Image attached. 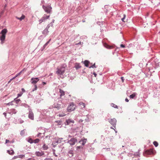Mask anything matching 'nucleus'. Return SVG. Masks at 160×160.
Here are the masks:
<instances>
[{"label": "nucleus", "instance_id": "36", "mask_svg": "<svg viewBox=\"0 0 160 160\" xmlns=\"http://www.w3.org/2000/svg\"><path fill=\"white\" fill-rule=\"evenodd\" d=\"M25 157L24 155H20L18 156V158H23Z\"/></svg>", "mask_w": 160, "mask_h": 160}, {"label": "nucleus", "instance_id": "3", "mask_svg": "<svg viewBox=\"0 0 160 160\" xmlns=\"http://www.w3.org/2000/svg\"><path fill=\"white\" fill-rule=\"evenodd\" d=\"M76 108L75 105L73 102H71L67 108V110L68 112H71L74 111Z\"/></svg>", "mask_w": 160, "mask_h": 160}, {"label": "nucleus", "instance_id": "30", "mask_svg": "<svg viewBox=\"0 0 160 160\" xmlns=\"http://www.w3.org/2000/svg\"><path fill=\"white\" fill-rule=\"evenodd\" d=\"M25 130H23L20 132V135L22 136H23L25 135Z\"/></svg>", "mask_w": 160, "mask_h": 160}, {"label": "nucleus", "instance_id": "20", "mask_svg": "<svg viewBox=\"0 0 160 160\" xmlns=\"http://www.w3.org/2000/svg\"><path fill=\"white\" fill-rule=\"evenodd\" d=\"M53 106V107L56 108L58 110L60 109L61 108V105L59 104H57V105L54 104Z\"/></svg>", "mask_w": 160, "mask_h": 160}, {"label": "nucleus", "instance_id": "12", "mask_svg": "<svg viewBox=\"0 0 160 160\" xmlns=\"http://www.w3.org/2000/svg\"><path fill=\"white\" fill-rule=\"evenodd\" d=\"M40 130V131H42V132H38V133L37 135V136L38 137H40L41 136V135L42 134H44L45 132V131L42 129V128H39L38 130Z\"/></svg>", "mask_w": 160, "mask_h": 160}, {"label": "nucleus", "instance_id": "39", "mask_svg": "<svg viewBox=\"0 0 160 160\" xmlns=\"http://www.w3.org/2000/svg\"><path fill=\"white\" fill-rule=\"evenodd\" d=\"M153 153V150H150L148 151V154H152Z\"/></svg>", "mask_w": 160, "mask_h": 160}, {"label": "nucleus", "instance_id": "62", "mask_svg": "<svg viewBox=\"0 0 160 160\" xmlns=\"http://www.w3.org/2000/svg\"><path fill=\"white\" fill-rule=\"evenodd\" d=\"M22 71H21V72H20L19 73H18V75H19L22 72Z\"/></svg>", "mask_w": 160, "mask_h": 160}, {"label": "nucleus", "instance_id": "59", "mask_svg": "<svg viewBox=\"0 0 160 160\" xmlns=\"http://www.w3.org/2000/svg\"><path fill=\"white\" fill-rule=\"evenodd\" d=\"M47 44H46V43L43 45V48H45V47H46V46H47Z\"/></svg>", "mask_w": 160, "mask_h": 160}, {"label": "nucleus", "instance_id": "54", "mask_svg": "<svg viewBox=\"0 0 160 160\" xmlns=\"http://www.w3.org/2000/svg\"><path fill=\"white\" fill-rule=\"evenodd\" d=\"M121 80H122V82H123L124 81V78L123 77H121Z\"/></svg>", "mask_w": 160, "mask_h": 160}, {"label": "nucleus", "instance_id": "15", "mask_svg": "<svg viewBox=\"0 0 160 160\" xmlns=\"http://www.w3.org/2000/svg\"><path fill=\"white\" fill-rule=\"evenodd\" d=\"M87 141L86 138H82L79 141V142L81 143L83 146L86 143Z\"/></svg>", "mask_w": 160, "mask_h": 160}, {"label": "nucleus", "instance_id": "34", "mask_svg": "<svg viewBox=\"0 0 160 160\" xmlns=\"http://www.w3.org/2000/svg\"><path fill=\"white\" fill-rule=\"evenodd\" d=\"M17 98H15L13 101H14V102H15L16 103L18 104L19 103V102H20V100L19 99L16 100Z\"/></svg>", "mask_w": 160, "mask_h": 160}, {"label": "nucleus", "instance_id": "5", "mask_svg": "<svg viewBox=\"0 0 160 160\" xmlns=\"http://www.w3.org/2000/svg\"><path fill=\"white\" fill-rule=\"evenodd\" d=\"M50 16H47L46 14H44L43 16L39 20V24H40L43 22H45L46 20L49 18Z\"/></svg>", "mask_w": 160, "mask_h": 160}, {"label": "nucleus", "instance_id": "35", "mask_svg": "<svg viewBox=\"0 0 160 160\" xmlns=\"http://www.w3.org/2000/svg\"><path fill=\"white\" fill-rule=\"evenodd\" d=\"M153 144L156 147H157L158 145V143L156 141H154L153 142Z\"/></svg>", "mask_w": 160, "mask_h": 160}, {"label": "nucleus", "instance_id": "1", "mask_svg": "<svg viewBox=\"0 0 160 160\" xmlns=\"http://www.w3.org/2000/svg\"><path fill=\"white\" fill-rule=\"evenodd\" d=\"M8 31L7 29H3L0 33V40L1 41V43L3 44L5 40L6 35Z\"/></svg>", "mask_w": 160, "mask_h": 160}, {"label": "nucleus", "instance_id": "26", "mask_svg": "<svg viewBox=\"0 0 160 160\" xmlns=\"http://www.w3.org/2000/svg\"><path fill=\"white\" fill-rule=\"evenodd\" d=\"M79 104L81 106V108H84L85 107V103H83V102H80L79 103Z\"/></svg>", "mask_w": 160, "mask_h": 160}, {"label": "nucleus", "instance_id": "58", "mask_svg": "<svg viewBox=\"0 0 160 160\" xmlns=\"http://www.w3.org/2000/svg\"><path fill=\"white\" fill-rule=\"evenodd\" d=\"M93 74H94V76H95V77H96V76H97V74H96L95 72H93Z\"/></svg>", "mask_w": 160, "mask_h": 160}, {"label": "nucleus", "instance_id": "10", "mask_svg": "<svg viewBox=\"0 0 160 160\" xmlns=\"http://www.w3.org/2000/svg\"><path fill=\"white\" fill-rule=\"evenodd\" d=\"M28 118L32 120H34V114L31 109L29 110Z\"/></svg>", "mask_w": 160, "mask_h": 160}, {"label": "nucleus", "instance_id": "55", "mask_svg": "<svg viewBox=\"0 0 160 160\" xmlns=\"http://www.w3.org/2000/svg\"><path fill=\"white\" fill-rule=\"evenodd\" d=\"M125 101H126V102H128V101H129V100H128V98H126L125 99Z\"/></svg>", "mask_w": 160, "mask_h": 160}, {"label": "nucleus", "instance_id": "61", "mask_svg": "<svg viewBox=\"0 0 160 160\" xmlns=\"http://www.w3.org/2000/svg\"><path fill=\"white\" fill-rule=\"evenodd\" d=\"M42 83L43 85H45L46 84V83L45 82H42Z\"/></svg>", "mask_w": 160, "mask_h": 160}, {"label": "nucleus", "instance_id": "23", "mask_svg": "<svg viewBox=\"0 0 160 160\" xmlns=\"http://www.w3.org/2000/svg\"><path fill=\"white\" fill-rule=\"evenodd\" d=\"M89 63V61L88 60H85L84 62V63L85 65V66L86 67H88V64Z\"/></svg>", "mask_w": 160, "mask_h": 160}, {"label": "nucleus", "instance_id": "63", "mask_svg": "<svg viewBox=\"0 0 160 160\" xmlns=\"http://www.w3.org/2000/svg\"><path fill=\"white\" fill-rule=\"evenodd\" d=\"M26 71V69H25V68H24L23 70H22L21 71H22V72L24 71Z\"/></svg>", "mask_w": 160, "mask_h": 160}, {"label": "nucleus", "instance_id": "8", "mask_svg": "<svg viewBox=\"0 0 160 160\" xmlns=\"http://www.w3.org/2000/svg\"><path fill=\"white\" fill-rule=\"evenodd\" d=\"M77 140L75 138H72L70 140H69L68 142L72 146L74 145L76 142H77Z\"/></svg>", "mask_w": 160, "mask_h": 160}, {"label": "nucleus", "instance_id": "46", "mask_svg": "<svg viewBox=\"0 0 160 160\" xmlns=\"http://www.w3.org/2000/svg\"><path fill=\"white\" fill-rule=\"evenodd\" d=\"M54 22V20L53 19L52 20V22L50 23V24H51V26L52 27L53 26V23Z\"/></svg>", "mask_w": 160, "mask_h": 160}, {"label": "nucleus", "instance_id": "32", "mask_svg": "<svg viewBox=\"0 0 160 160\" xmlns=\"http://www.w3.org/2000/svg\"><path fill=\"white\" fill-rule=\"evenodd\" d=\"M11 142H10V141L8 140V139H6V140H5V144H8V143H11ZM7 146H9V145H8V144H7Z\"/></svg>", "mask_w": 160, "mask_h": 160}, {"label": "nucleus", "instance_id": "47", "mask_svg": "<svg viewBox=\"0 0 160 160\" xmlns=\"http://www.w3.org/2000/svg\"><path fill=\"white\" fill-rule=\"evenodd\" d=\"M139 152H136V153H135L134 154L135 156H139Z\"/></svg>", "mask_w": 160, "mask_h": 160}, {"label": "nucleus", "instance_id": "50", "mask_svg": "<svg viewBox=\"0 0 160 160\" xmlns=\"http://www.w3.org/2000/svg\"><path fill=\"white\" fill-rule=\"evenodd\" d=\"M51 40V39H50L46 43V44H47V45H48V44L50 42V41Z\"/></svg>", "mask_w": 160, "mask_h": 160}, {"label": "nucleus", "instance_id": "24", "mask_svg": "<svg viewBox=\"0 0 160 160\" xmlns=\"http://www.w3.org/2000/svg\"><path fill=\"white\" fill-rule=\"evenodd\" d=\"M16 18L17 19L19 20L20 21H22L25 18V16L23 15H22L20 18H18V17H16Z\"/></svg>", "mask_w": 160, "mask_h": 160}, {"label": "nucleus", "instance_id": "4", "mask_svg": "<svg viewBox=\"0 0 160 160\" xmlns=\"http://www.w3.org/2000/svg\"><path fill=\"white\" fill-rule=\"evenodd\" d=\"M42 8L47 13H50L52 11V8L50 5L45 6L43 5Z\"/></svg>", "mask_w": 160, "mask_h": 160}, {"label": "nucleus", "instance_id": "52", "mask_svg": "<svg viewBox=\"0 0 160 160\" xmlns=\"http://www.w3.org/2000/svg\"><path fill=\"white\" fill-rule=\"evenodd\" d=\"M72 151H71V152H69V153L70 154H71V156L70 157H72Z\"/></svg>", "mask_w": 160, "mask_h": 160}, {"label": "nucleus", "instance_id": "28", "mask_svg": "<svg viewBox=\"0 0 160 160\" xmlns=\"http://www.w3.org/2000/svg\"><path fill=\"white\" fill-rule=\"evenodd\" d=\"M40 141V140L39 139H36L33 140V142L35 143H38Z\"/></svg>", "mask_w": 160, "mask_h": 160}, {"label": "nucleus", "instance_id": "60", "mask_svg": "<svg viewBox=\"0 0 160 160\" xmlns=\"http://www.w3.org/2000/svg\"><path fill=\"white\" fill-rule=\"evenodd\" d=\"M3 114L4 115V116L6 118L7 115L6 113L5 112H4L3 113Z\"/></svg>", "mask_w": 160, "mask_h": 160}, {"label": "nucleus", "instance_id": "56", "mask_svg": "<svg viewBox=\"0 0 160 160\" xmlns=\"http://www.w3.org/2000/svg\"><path fill=\"white\" fill-rule=\"evenodd\" d=\"M18 158V156H14V157H13L12 158L13 159H16V158Z\"/></svg>", "mask_w": 160, "mask_h": 160}, {"label": "nucleus", "instance_id": "40", "mask_svg": "<svg viewBox=\"0 0 160 160\" xmlns=\"http://www.w3.org/2000/svg\"><path fill=\"white\" fill-rule=\"evenodd\" d=\"M55 149H53V153L54 156H55L56 157H57L58 156L55 153Z\"/></svg>", "mask_w": 160, "mask_h": 160}, {"label": "nucleus", "instance_id": "9", "mask_svg": "<svg viewBox=\"0 0 160 160\" xmlns=\"http://www.w3.org/2000/svg\"><path fill=\"white\" fill-rule=\"evenodd\" d=\"M74 122L73 120L71 119H68L66 120L65 124L66 125H72Z\"/></svg>", "mask_w": 160, "mask_h": 160}, {"label": "nucleus", "instance_id": "64", "mask_svg": "<svg viewBox=\"0 0 160 160\" xmlns=\"http://www.w3.org/2000/svg\"><path fill=\"white\" fill-rule=\"evenodd\" d=\"M10 142H11L10 143H13L14 142L13 141H11Z\"/></svg>", "mask_w": 160, "mask_h": 160}, {"label": "nucleus", "instance_id": "53", "mask_svg": "<svg viewBox=\"0 0 160 160\" xmlns=\"http://www.w3.org/2000/svg\"><path fill=\"white\" fill-rule=\"evenodd\" d=\"M28 160H34V159L33 158H28Z\"/></svg>", "mask_w": 160, "mask_h": 160}, {"label": "nucleus", "instance_id": "51", "mask_svg": "<svg viewBox=\"0 0 160 160\" xmlns=\"http://www.w3.org/2000/svg\"><path fill=\"white\" fill-rule=\"evenodd\" d=\"M80 148H82V146H79L77 147V149H79Z\"/></svg>", "mask_w": 160, "mask_h": 160}, {"label": "nucleus", "instance_id": "29", "mask_svg": "<svg viewBox=\"0 0 160 160\" xmlns=\"http://www.w3.org/2000/svg\"><path fill=\"white\" fill-rule=\"evenodd\" d=\"M104 46L108 49H110L112 47V46H110L106 44L104 45Z\"/></svg>", "mask_w": 160, "mask_h": 160}, {"label": "nucleus", "instance_id": "41", "mask_svg": "<svg viewBox=\"0 0 160 160\" xmlns=\"http://www.w3.org/2000/svg\"><path fill=\"white\" fill-rule=\"evenodd\" d=\"M65 114H60L59 115V116L60 117H62L65 116Z\"/></svg>", "mask_w": 160, "mask_h": 160}, {"label": "nucleus", "instance_id": "21", "mask_svg": "<svg viewBox=\"0 0 160 160\" xmlns=\"http://www.w3.org/2000/svg\"><path fill=\"white\" fill-rule=\"evenodd\" d=\"M137 94L136 92H134L130 96V98L131 99L133 98L135 96H136Z\"/></svg>", "mask_w": 160, "mask_h": 160}, {"label": "nucleus", "instance_id": "49", "mask_svg": "<svg viewBox=\"0 0 160 160\" xmlns=\"http://www.w3.org/2000/svg\"><path fill=\"white\" fill-rule=\"evenodd\" d=\"M120 47L122 48H124L125 47V46L123 44H121Z\"/></svg>", "mask_w": 160, "mask_h": 160}, {"label": "nucleus", "instance_id": "2", "mask_svg": "<svg viewBox=\"0 0 160 160\" xmlns=\"http://www.w3.org/2000/svg\"><path fill=\"white\" fill-rule=\"evenodd\" d=\"M66 66L65 64H63L60 68H57L56 73L58 75H62L65 71V68Z\"/></svg>", "mask_w": 160, "mask_h": 160}, {"label": "nucleus", "instance_id": "45", "mask_svg": "<svg viewBox=\"0 0 160 160\" xmlns=\"http://www.w3.org/2000/svg\"><path fill=\"white\" fill-rule=\"evenodd\" d=\"M44 160H53V159L51 158H46Z\"/></svg>", "mask_w": 160, "mask_h": 160}, {"label": "nucleus", "instance_id": "17", "mask_svg": "<svg viewBox=\"0 0 160 160\" xmlns=\"http://www.w3.org/2000/svg\"><path fill=\"white\" fill-rule=\"evenodd\" d=\"M63 138H59L58 139L57 141L55 142L54 143L55 144L58 143H61L62 141Z\"/></svg>", "mask_w": 160, "mask_h": 160}, {"label": "nucleus", "instance_id": "19", "mask_svg": "<svg viewBox=\"0 0 160 160\" xmlns=\"http://www.w3.org/2000/svg\"><path fill=\"white\" fill-rule=\"evenodd\" d=\"M75 68L76 70L78 69L81 68V66L79 63H76L75 64Z\"/></svg>", "mask_w": 160, "mask_h": 160}, {"label": "nucleus", "instance_id": "43", "mask_svg": "<svg viewBox=\"0 0 160 160\" xmlns=\"http://www.w3.org/2000/svg\"><path fill=\"white\" fill-rule=\"evenodd\" d=\"M18 76V74H17L16 76L14 77H13L11 79V80H12L13 79L17 77Z\"/></svg>", "mask_w": 160, "mask_h": 160}, {"label": "nucleus", "instance_id": "14", "mask_svg": "<svg viewBox=\"0 0 160 160\" xmlns=\"http://www.w3.org/2000/svg\"><path fill=\"white\" fill-rule=\"evenodd\" d=\"M8 113L11 114H16L17 111L14 109H11L10 110H8Z\"/></svg>", "mask_w": 160, "mask_h": 160}, {"label": "nucleus", "instance_id": "37", "mask_svg": "<svg viewBox=\"0 0 160 160\" xmlns=\"http://www.w3.org/2000/svg\"><path fill=\"white\" fill-rule=\"evenodd\" d=\"M96 68V66L95 63H94L93 65H92L89 67V68Z\"/></svg>", "mask_w": 160, "mask_h": 160}, {"label": "nucleus", "instance_id": "57", "mask_svg": "<svg viewBox=\"0 0 160 160\" xmlns=\"http://www.w3.org/2000/svg\"><path fill=\"white\" fill-rule=\"evenodd\" d=\"M55 142H53V143H52V146H53V147H55V145H54V144H55L54 143H55Z\"/></svg>", "mask_w": 160, "mask_h": 160}, {"label": "nucleus", "instance_id": "6", "mask_svg": "<svg viewBox=\"0 0 160 160\" xmlns=\"http://www.w3.org/2000/svg\"><path fill=\"white\" fill-rule=\"evenodd\" d=\"M108 120L110 123L115 128L117 122L116 119L115 118L109 119H108Z\"/></svg>", "mask_w": 160, "mask_h": 160}, {"label": "nucleus", "instance_id": "25", "mask_svg": "<svg viewBox=\"0 0 160 160\" xmlns=\"http://www.w3.org/2000/svg\"><path fill=\"white\" fill-rule=\"evenodd\" d=\"M59 92L60 93V96L61 97V96H63L64 95V92L63 90H62L61 89H59Z\"/></svg>", "mask_w": 160, "mask_h": 160}, {"label": "nucleus", "instance_id": "22", "mask_svg": "<svg viewBox=\"0 0 160 160\" xmlns=\"http://www.w3.org/2000/svg\"><path fill=\"white\" fill-rule=\"evenodd\" d=\"M42 148L43 150H47L48 149V147L47 145H46L45 144H44L42 147Z\"/></svg>", "mask_w": 160, "mask_h": 160}, {"label": "nucleus", "instance_id": "18", "mask_svg": "<svg viewBox=\"0 0 160 160\" xmlns=\"http://www.w3.org/2000/svg\"><path fill=\"white\" fill-rule=\"evenodd\" d=\"M20 105L21 106H23L24 107H25V108H28V110L30 109V106L28 105V104H27L25 103H22Z\"/></svg>", "mask_w": 160, "mask_h": 160}, {"label": "nucleus", "instance_id": "31", "mask_svg": "<svg viewBox=\"0 0 160 160\" xmlns=\"http://www.w3.org/2000/svg\"><path fill=\"white\" fill-rule=\"evenodd\" d=\"M28 142L29 143H32L33 142V140L32 138H30L28 140Z\"/></svg>", "mask_w": 160, "mask_h": 160}, {"label": "nucleus", "instance_id": "33", "mask_svg": "<svg viewBox=\"0 0 160 160\" xmlns=\"http://www.w3.org/2000/svg\"><path fill=\"white\" fill-rule=\"evenodd\" d=\"M14 102V101H12L7 104L8 105H13V103Z\"/></svg>", "mask_w": 160, "mask_h": 160}, {"label": "nucleus", "instance_id": "42", "mask_svg": "<svg viewBox=\"0 0 160 160\" xmlns=\"http://www.w3.org/2000/svg\"><path fill=\"white\" fill-rule=\"evenodd\" d=\"M34 86H35V88H34V89H33L32 90V91H34L35 90H37V85H35Z\"/></svg>", "mask_w": 160, "mask_h": 160}, {"label": "nucleus", "instance_id": "13", "mask_svg": "<svg viewBox=\"0 0 160 160\" xmlns=\"http://www.w3.org/2000/svg\"><path fill=\"white\" fill-rule=\"evenodd\" d=\"M35 155L38 157H40L44 155V153L43 152H36L35 153Z\"/></svg>", "mask_w": 160, "mask_h": 160}, {"label": "nucleus", "instance_id": "16", "mask_svg": "<svg viewBox=\"0 0 160 160\" xmlns=\"http://www.w3.org/2000/svg\"><path fill=\"white\" fill-rule=\"evenodd\" d=\"M7 152H8L9 154L10 155H13L14 154V152L13 150L12 149H10L7 151Z\"/></svg>", "mask_w": 160, "mask_h": 160}, {"label": "nucleus", "instance_id": "27", "mask_svg": "<svg viewBox=\"0 0 160 160\" xmlns=\"http://www.w3.org/2000/svg\"><path fill=\"white\" fill-rule=\"evenodd\" d=\"M111 107H113L114 108H118V106H117V105L115 104L114 103H111Z\"/></svg>", "mask_w": 160, "mask_h": 160}, {"label": "nucleus", "instance_id": "38", "mask_svg": "<svg viewBox=\"0 0 160 160\" xmlns=\"http://www.w3.org/2000/svg\"><path fill=\"white\" fill-rule=\"evenodd\" d=\"M22 92H20L17 95L18 96H17V98L21 96H22Z\"/></svg>", "mask_w": 160, "mask_h": 160}, {"label": "nucleus", "instance_id": "44", "mask_svg": "<svg viewBox=\"0 0 160 160\" xmlns=\"http://www.w3.org/2000/svg\"><path fill=\"white\" fill-rule=\"evenodd\" d=\"M126 17V15L125 14L123 15V17L122 18V20L123 22H124V20Z\"/></svg>", "mask_w": 160, "mask_h": 160}, {"label": "nucleus", "instance_id": "48", "mask_svg": "<svg viewBox=\"0 0 160 160\" xmlns=\"http://www.w3.org/2000/svg\"><path fill=\"white\" fill-rule=\"evenodd\" d=\"M21 90L22 92H25V90L23 88H22L21 89Z\"/></svg>", "mask_w": 160, "mask_h": 160}, {"label": "nucleus", "instance_id": "7", "mask_svg": "<svg viewBox=\"0 0 160 160\" xmlns=\"http://www.w3.org/2000/svg\"><path fill=\"white\" fill-rule=\"evenodd\" d=\"M50 25L48 24L46 28L43 30L42 32V33L45 36H46L48 33L49 31H48V29L50 28Z\"/></svg>", "mask_w": 160, "mask_h": 160}, {"label": "nucleus", "instance_id": "11", "mask_svg": "<svg viewBox=\"0 0 160 160\" xmlns=\"http://www.w3.org/2000/svg\"><path fill=\"white\" fill-rule=\"evenodd\" d=\"M39 79L38 78H32L31 80V83L35 84L39 81Z\"/></svg>", "mask_w": 160, "mask_h": 160}]
</instances>
